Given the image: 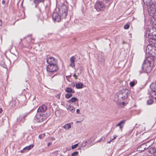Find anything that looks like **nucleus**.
<instances>
[{
  "label": "nucleus",
  "instance_id": "1",
  "mask_svg": "<svg viewBox=\"0 0 156 156\" xmlns=\"http://www.w3.org/2000/svg\"><path fill=\"white\" fill-rule=\"evenodd\" d=\"M153 60L151 59L150 57H148L146 60H145L142 66L141 67H138L137 70L140 74L143 72L148 73L152 70V67L151 65L153 62Z\"/></svg>",
  "mask_w": 156,
  "mask_h": 156
},
{
  "label": "nucleus",
  "instance_id": "2",
  "mask_svg": "<svg viewBox=\"0 0 156 156\" xmlns=\"http://www.w3.org/2000/svg\"><path fill=\"white\" fill-rule=\"evenodd\" d=\"M49 113L45 114H39L37 113L35 116L34 117V122H42L46 120L49 117Z\"/></svg>",
  "mask_w": 156,
  "mask_h": 156
},
{
  "label": "nucleus",
  "instance_id": "3",
  "mask_svg": "<svg viewBox=\"0 0 156 156\" xmlns=\"http://www.w3.org/2000/svg\"><path fill=\"white\" fill-rule=\"evenodd\" d=\"M48 72L53 73L57 72L58 69V64L48 65L46 68Z\"/></svg>",
  "mask_w": 156,
  "mask_h": 156
},
{
  "label": "nucleus",
  "instance_id": "4",
  "mask_svg": "<svg viewBox=\"0 0 156 156\" xmlns=\"http://www.w3.org/2000/svg\"><path fill=\"white\" fill-rule=\"evenodd\" d=\"M129 94L128 91L126 90L121 91L116 94L118 99L121 98L123 100L127 98Z\"/></svg>",
  "mask_w": 156,
  "mask_h": 156
},
{
  "label": "nucleus",
  "instance_id": "5",
  "mask_svg": "<svg viewBox=\"0 0 156 156\" xmlns=\"http://www.w3.org/2000/svg\"><path fill=\"white\" fill-rule=\"evenodd\" d=\"M150 145L148 144V143H140L139 144L137 150L140 152L144 151L146 149L149 147Z\"/></svg>",
  "mask_w": 156,
  "mask_h": 156
},
{
  "label": "nucleus",
  "instance_id": "6",
  "mask_svg": "<svg viewBox=\"0 0 156 156\" xmlns=\"http://www.w3.org/2000/svg\"><path fill=\"white\" fill-rule=\"evenodd\" d=\"M95 9L98 11L103 10L105 8V5L102 2H97L95 5Z\"/></svg>",
  "mask_w": 156,
  "mask_h": 156
},
{
  "label": "nucleus",
  "instance_id": "7",
  "mask_svg": "<svg viewBox=\"0 0 156 156\" xmlns=\"http://www.w3.org/2000/svg\"><path fill=\"white\" fill-rule=\"evenodd\" d=\"M156 3H154L151 5H148L149 8L148 9V12L150 16H152L154 15L156 12Z\"/></svg>",
  "mask_w": 156,
  "mask_h": 156
},
{
  "label": "nucleus",
  "instance_id": "8",
  "mask_svg": "<svg viewBox=\"0 0 156 156\" xmlns=\"http://www.w3.org/2000/svg\"><path fill=\"white\" fill-rule=\"evenodd\" d=\"M46 62L48 65L58 64L57 59L52 57H49L47 58Z\"/></svg>",
  "mask_w": 156,
  "mask_h": 156
},
{
  "label": "nucleus",
  "instance_id": "9",
  "mask_svg": "<svg viewBox=\"0 0 156 156\" xmlns=\"http://www.w3.org/2000/svg\"><path fill=\"white\" fill-rule=\"evenodd\" d=\"M148 41L149 43L151 44L154 47H156V37H154L153 36L147 38L145 40V41Z\"/></svg>",
  "mask_w": 156,
  "mask_h": 156
},
{
  "label": "nucleus",
  "instance_id": "10",
  "mask_svg": "<svg viewBox=\"0 0 156 156\" xmlns=\"http://www.w3.org/2000/svg\"><path fill=\"white\" fill-rule=\"evenodd\" d=\"M47 108V107L45 105H42L37 109V113H39V114H44L46 111Z\"/></svg>",
  "mask_w": 156,
  "mask_h": 156
},
{
  "label": "nucleus",
  "instance_id": "11",
  "mask_svg": "<svg viewBox=\"0 0 156 156\" xmlns=\"http://www.w3.org/2000/svg\"><path fill=\"white\" fill-rule=\"evenodd\" d=\"M154 48V46L151 44L149 43V44H148L145 49L146 53L147 54H149L150 53V51H152V49Z\"/></svg>",
  "mask_w": 156,
  "mask_h": 156
},
{
  "label": "nucleus",
  "instance_id": "12",
  "mask_svg": "<svg viewBox=\"0 0 156 156\" xmlns=\"http://www.w3.org/2000/svg\"><path fill=\"white\" fill-rule=\"evenodd\" d=\"M150 87L152 92H156V80L151 84Z\"/></svg>",
  "mask_w": 156,
  "mask_h": 156
},
{
  "label": "nucleus",
  "instance_id": "13",
  "mask_svg": "<svg viewBox=\"0 0 156 156\" xmlns=\"http://www.w3.org/2000/svg\"><path fill=\"white\" fill-rule=\"evenodd\" d=\"M144 4L147 5H151L154 3H156V0H143Z\"/></svg>",
  "mask_w": 156,
  "mask_h": 156
},
{
  "label": "nucleus",
  "instance_id": "14",
  "mask_svg": "<svg viewBox=\"0 0 156 156\" xmlns=\"http://www.w3.org/2000/svg\"><path fill=\"white\" fill-rule=\"evenodd\" d=\"M150 52V53L148 54H150L152 57L156 58V47H154L152 51Z\"/></svg>",
  "mask_w": 156,
  "mask_h": 156
},
{
  "label": "nucleus",
  "instance_id": "15",
  "mask_svg": "<svg viewBox=\"0 0 156 156\" xmlns=\"http://www.w3.org/2000/svg\"><path fill=\"white\" fill-rule=\"evenodd\" d=\"M68 8L67 6L63 5L59 9V10L60 12H61V11L62 12H67Z\"/></svg>",
  "mask_w": 156,
  "mask_h": 156
},
{
  "label": "nucleus",
  "instance_id": "16",
  "mask_svg": "<svg viewBox=\"0 0 156 156\" xmlns=\"http://www.w3.org/2000/svg\"><path fill=\"white\" fill-rule=\"evenodd\" d=\"M75 58L74 56H72L70 58V66L73 68L75 67Z\"/></svg>",
  "mask_w": 156,
  "mask_h": 156
},
{
  "label": "nucleus",
  "instance_id": "17",
  "mask_svg": "<svg viewBox=\"0 0 156 156\" xmlns=\"http://www.w3.org/2000/svg\"><path fill=\"white\" fill-rule=\"evenodd\" d=\"M126 121V120H123L120 121L117 125V126H119L120 129L122 130Z\"/></svg>",
  "mask_w": 156,
  "mask_h": 156
},
{
  "label": "nucleus",
  "instance_id": "18",
  "mask_svg": "<svg viewBox=\"0 0 156 156\" xmlns=\"http://www.w3.org/2000/svg\"><path fill=\"white\" fill-rule=\"evenodd\" d=\"M149 152L154 156H156V148L154 147H151L149 148Z\"/></svg>",
  "mask_w": 156,
  "mask_h": 156
},
{
  "label": "nucleus",
  "instance_id": "19",
  "mask_svg": "<svg viewBox=\"0 0 156 156\" xmlns=\"http://www.w3.org/2000/svg\"><path fill=\"white\" fill-rule=\"evenodd\" d=\"M45 0H34L33 3L35 5V7L37 8L39 3H44Z\"/></svg>",
  "mask_w": 156,
  "mask_h": 156
},
{
  "label": "nucleus",
  "instance_id": "20",
  "mask_svg": "<svg viewBox=\"0 0 156 156\" xmlns=\"http://www.w3.org/2000/svg\"><path fill=\"white\" fill-rule=\"evenodd\" d=\"M53 20H61V16L57 13H54L52 15Z\"/></svg>",
  "mask_w": 156,
  "mask_h": 156
},
{
  "label": "nucleus",
  "instance_id": "21",
  "mask_svg": "<svg viewBox=\"0 0 156 156\" xmlns=\"http://www.w3.org/2000/svg\"><path fill=\"white\" fill-rule=\"evenodd\" d=\"M26 39L27 41H28V40H30L28 41V43H33L34 42V39L31 38V35H28V36H27L26 37Z\"/></svg>",
  "mask_w": 156,
  "mask_h": 156
},
{
  "label": "nucleus",
  "instance_id": "22",
  "mask_svg": "<svg viewBox=\"0 0 156 156\" xmlns=\"http://www.w3.org/2000/svg\"><path fill=\"white\" fill-rule=\"evenodd\" d=\"M65 91L68 93H72V94H73L75 92L74 90L69 87H66L65 89Z\"/></svg>",
  "mask_w": 156,
  "mask_h": 156
},
{
  "label": "nucleus",
  "instance_id": "23",
  "mask_svg": "<svg viewBox=\"0 0 156 156\" xmlns=\"http://www.w3.org/2000/svg\"><path fill=\"white\" fill-rule=\"evenodd\" d=\"M78 101V99L76 97H73L71 99L68 100L67 102L69 103H74Z\"/></svg>",
  "mask_w": 156,
  "mask_h": 156
},
{
  "label": "nucleus",
  "instance_id": "24",
  "mask_svg": "<svg viewBox=\"0 0 156 156\" xmlns=\"http://www.w3.org/2000/svg\"><path fill=\"white\" fill-rule=\"evenodd\" d=\"M29 112L28 113H26L25 114H24L22 116H20L19 118L17 119V121L18 122H20L21 121L20 119H22L24 118L29 113Z\"/></svg>",
  "mask_w": 156,
  "mask_h": 156
},
{
  "label": "nucleus",
  "instance_id": "25",
  "mask_svg": "<svg viewBox=\"0 0 156 156\" xmlns=\"http://www.w3.org/2000/svg\"><path fill=\"white\" fill-rule=\"evenodd\" d=\"M67 109L68 110H69L72 113H73L75 111V109L74 107L71 105H70L68 107H67Z\"/></svg>",
  "mask_w": 156,
  "mask_h": 156
},
{
  "label": "nucleus",
  "instance_id": "26",
  "mask_svg": "<svg viewBox=\"0 0 156 156\" xmlns=\"http://www.w3.org/2000/svg\"><path fill=\"white\" fill-rule=\"evenodd\" d=\"M82 68L81 67H80L78 68L75 70V72L77 73L78 76H79L82 73Z\"/></svg>",
  "mask_w": 156,
  "mask_h": 156
},
{
  "label": "nucleus",
  "instance_id": "27",
  "mask_svg": "<svg viewBox=\"0 0 156 156\" xmlns=\"http://www.w3.org/2000/svg\"><path fill=\"white\" fill-rule=\"evenodd\" d=\"M76 87L77 89H81L83 88V84L82 83H78L76 84Z\"/></svg>",
  "mask_w": 156,
  "mask_h": 156
},
{
  "label": "nucleus",
  "instance_id": "28",
  "mask_svg": "<svg viewBox=\"0 0 156 156\" xmlns=\"http://www.w3.org/2000/svg\"><path fill=\"white\" fill-rule=\"evenodd\" d=\"M137 83V81L136 80H133V81L130 82L129 84L131 87H133Z\"/></svg>",
  "mask_w": 156,
  "mask_h": 156
},
{
  "label": "nucleus",
  "instance_id": "29",
  "mask_svg": "<svg viewBox=\"0 0 156 156\" xmlns=\"http://www.w3.org/2000/svg\"><path fill=\"white\" fill-rule=\"evenodd\" d=\"M67 15V12H62L61 14V19H66Z\"/></svg>",
  "mask_w": 156,
  "mask_h": 156
},
{
  "label": "nucleus",
  "instance_id": "30",
  "mask_svg": "<svg viewBox=\"0 0 156 156\" xmlns=\"http://www.w3.org/2000/svg\"><path fill=\"white\" fill-rule=\"evenodd\" d=\"M63 127L65 129H69L71 127V125L69 123L67 124L64 126Z\"/></svg>",
  "mask_w": 156,
  "mask_h": 156
},
{
  "label": "nucleus",
  "instance_id": "31",
  "mask_svg": "<svg viewBox=\"0 0 156 156\" xmlns=\"http://www.w3.org/2000/svg\"><path fill=\"white\" fill-rule=\"evenodd\" d=\"M73 95L72 94L70 93H68L66 94L65 95V98L67 99H69L72 97Z\"/></svg>",
  "mask_w": 156,
  "mask_h": 156
},
{
  "label": "nucleus",
  "instance_id": "32",
  "mask_svg": "<svg viewBox=\"0 0 156 156\" xmlns=\"http://www.w3.org/2000/svg\"><path fill=\"white\" fill-rule=\"evenodd\" d=\"M99 60L101 62V65L102 66H103L104 65V62L105 61L104 57L103 56H101L100 59Z\"/></svg>",
  "mask_w": 156,
  "mask_h": 156
},
{
  "label": "nucleus",
  "instance_id": "33",
  "mask_svg": "<svg viewBox=\"0 0 156 156\" xmlns=\"http://www.w3.org/2000/svg\"><path fill=\"white\" fill-rule=\"evenodd\" d=\"M130 23L128 22L126 24H125L124 27V29H129L130 26Z\"/></svg>",
  "mask_w": 156,
  "mask_h": 156
},
{
  "label": "nucleus",
  "instance_id": "34",
  "mask_svg": "<svg viewBox=\"0 0 156 156\" xmlns=\"http://www.w3.org/2000/svg\"><path fill=\"white\" fill-rule=\"evenodd\" d=\"M151 97L156 100V92H152L151 94Z\"/></svg>",
  "mask_w": 156,
  "mask_h": 156
},
{
  "label": "nucleus",
  "instance_id": "35",
  "mask_svg": "<svg viewBox=\"0 0 156 156\" xmlns=\"http://www.w3.org/2000/svg\"><path fill=\"white\" fill-rule=\"evenodd\" d=\"M153 102V100L152 99H150L147 100V102L148 105H151Z\"/></svg>",
  "mask_w": 156,
  "mask_h": 156
},
{
  "label": "nucleus",
  "instance_id": "36",
  "mask_svg": "<svg viewBox=\"0 0 156 156\" xmlns=\"http://www.w3.org/2000/svg\"><path fill=\"white\" fill-rule=\"evenodd\" d=\"M44 134H41L39 135L38 137L40 139H43L45 136Z\"/></svg>",
  "mask_w": 156,
  "mask_h": 156
},
{
  "label": "nucleus",
  "instance_id": "37",
  "mask_svg": "<svg viewBox=\"0 0 156 156\" xmlns=\"http://www.w3.org/2000/svg\"><path fill=\"white\" fill-rule=\"evenodd\" d=\"M87 141H83L81 143V146L82 147H84L87 145Z\"/></svg>",
  "mask_w": 156,
  "mask_h": 156
},
{
  "label": "nucleus",
  "instance_id": "38",
  "mask_svg": "<svg viewBox=\"0 0 156 156\" xmlns=\"http://www.w3.org/2000/svg\"><path fill=\"white\" fill-rule=\"evenodd\" d=\"M34 145L32 144H30V145H29L28 146H27V148H28V150L31 149L33 148L34 147Z\"/></svg>",
  "mask_w": 156,
  "mask_h": 156
},
{
  "label": "nucleus",
  "instance_id": "39",
  "mask_svg": "<svg viewBox=\"0 0 156 156\" xmlns=\"http://www.w3.org/2000/svg\"><path fill=\"white\" fill-rule=\"evenodd\" d=\"M78 146V144H76L73 146H72V149H74L75 148H76Z\"/></svg>",
  "mask_w": 156,
  "mask_h": 156
},
{
  "label": "nucleus",
  "instance_id": "40",
  "mask_svg": "<svg viewBox=\"0 0 156 156\" xmlns=\"http://www.w3.org/2000/svg\"><path fill=\"white\" fill-rule=\"evenodd\" d=\"M39 14L38 15H37V19H39L40 18V14H41V9L40 8H39Z\"/></svg>",
  "mask_w": 156,
  "mask_h": 156
},
{
  "label": "nucleus",
  "instance_id": "41",
  "mask_svg": "<svg viewBox=\"0 0 156 156\" xmlns=\"http://www.w3.org/2000/svg\"><path fill=\"white\" fill-rule=\"evenodd\" d=\"M28 148H27V146L26 147L24 148L23 150H21V152L22 153H23L24 152V151H28Z\"/></svg>",
  "mask_w": 156,
  "mask_h": 156
},
{
  "label": "nucleus",
  "instance_id": "42",
  "mask_svg": "<svg viewBox=\"0 0 156 156\" xmlns=\"http://www.w3.org/2000/svg\"><path fill=\"white\" fill-rule=\"evenodd\" d=\"M78 154V151H75L72 154V156H76Z\"/></svg>",
  "mask_w": 156,
  "mask_h": 156
},
{
  "label": "nucleus",
  "instance_id": "43",
  "mask_svg": "<svg viewBox=\"0 0 156 156\" xmlns=\"http://www.w3.org/2000/svg\"><path fill=\"white\" fill-rule=\"evenodd\" d=\"M150 23H153V25H155L156 26V20H150Z\"/></svg>",
  "mask_w": 156,
  "mask_h": 156
},
{
  "label": "nucleus",
  "instance_id": "44",
  "mask_svg": "<svg viewBox=\"0 0 156 156\" xmlns=\"http://www.w3.org/2000/svg\"><path fill=\"white\" fill-rule=\"evenodd\" d=\"M55 114L56 116H58L60 115L59 111V110H57L56 111Z\"/></svg>",
  "mask_w": 156,
  "mask_h": 156
},
{
  "label": "nucleus",
  "instance_id": "45",
  "mask_svg": "<svg viewBox=\"0 0 156 156\" xmlns=\"http://www.w3.org/2000/svg\"><path fill=\"white\" fill-rule=\"evenodd\" d=\"M78 76V74H77V75L75 73H74L73 75V76H74L75 78V79L76 80L77 79V76Z\"/></svg>",
  "mask_w": 156,
  "mask_h": 156
},
{
  "label": "nucleus",
  "instance_id": "46",
  "mask_svg": "<svg viewBox=\"0 0 156 156\" xmlns=\"http://www.w3.org/2000/svg\"><path fill=\"white\" fill-rule=\"evenodd\" d=\"M117 137V136L116 135H115L114 136H113V138L112 139L111 138V139H112V140H113L114 139H115Z\"/></svg>",
  "mask_w": 156,
  "mask_h": 156
},
{
  "label": "nucleus",
  "instance_id": "47",
  "mask_svg": "<svg viewBox=\"0 0 156 156\" xmlns=\"http://www.w3.org/2000/svg\"><path fill=\"white\" fill-rule=\"evenodd\" d=\"M151 16H153V18L154 20H156V16L154 15H152Z\"/></svg>",
  "mask_w": 156,
  "mask_h": 156
},
{
  "label": "nucleus",
  "instance_id": "48",
  "mask_svg": "<svg viewBox=\"0 0 156 156\" xmlns=\"http://www.w3.org/2000/svg\"><path fill=\"white\" fill-rule=\"evenodd\" d=\"M76 112L78 114H80V111L79 109H77L76 110Z\"/></svg>",
  "mask_w": 156,
  "mask_h": 156
},
{
  "label": "nucleus",
  "instance_id": "49",
  "mask_svg": "<svg viewBox=\"0 0 156 156\" xmlns=\"http://www.w3.org/2000/svg\"><path fill=\"white\" fill-rule=\"evenodd\" d=\"M51 144H52V143H51V142H49V143H48V144H47V146H49L50 145H51Z\"/></svg>",
  "mask_w": 156,
  "mask_h": 156
},
{
  "label": "nucleus",
  "instance_id": "50",
  "mask_svg": "<svg viewBox=\"0 0 156 156\" xmlns=\"http://www.w3.org/2000/svg\"><path fill=\"white\" fill-rule=\"evenodd\" d=\"M2 3L3 4V5H4L5 3V2L4 0H3L2 2Z\"/></svg>",
  "mask_w": 156,
  "mask_h": 156
},
{
  "label": "nucleus",
  "instance_id": "51",
  "mask_svg": "<svg viewBox=\"0 0 156 156\" xmlns=\"http://www.w3.org/2000/svg\"><path fill=\"white\" fill-rule=\"evenodd\" d=\"M3 110L2 108H0V113H1L2 112Z\"/></svg>",
  "mask_w": 156,
  "mask_h": 156
},
{
  "label": "nucleus",
  "instance_id": "52",
  "mask_svg": "<svg viewBox=\"0 0 156 156\" xmlns=\"http://www.w3.org/2000/svg\"><path fill=\"white\" fill-rule=\"evenodd\" d=\"M2 20H0V26H1L2 25Z\"/></svg>",
  "mask_w": 156,
  "mask_h": 156
},
{
  "label": "nucleus",
  "instance_id": "53",
  "mask_svg": "<svg viewBox=\"0 0 156 156\" xmlns=\"http://www.w3.org/2000/svg\"><path fill=\"white\" fill-rule=\"evenodd\" d=\"M112 139H111V140L110 141H108V142H107V143H108V144H109L110 143V142L112 141Z\"/></svg>",
  "mask_w": 156,
  "mask_h": 156
},
{
  "label": "nucleus",
  "instance_id": "54",
  "mask_svg": "<svg viewBox=\"0 0 156 156\" xmlns=\"http://www.w3.org/2000/svg\"><path fill=\"white\" fill-rule=\"evenodd\" d=\"M72 84H73V85H72V86L73 87H74L75 86V84H74V83H73Z\"/></svg>",
  "mask_w": 156,
  "mask_h": 156
},
{
  "label": "nucleus",
  "instance_id": "55",
  "mask_svg": "<svg viewBox=\"0 0 156 156\" xmlns=\"http://www.w3.org/2000/svg\"><path fill=\"white\" fill-rule=\"evenodd\" d=\"M57 74H55L53 76H52L51 78V79H52V78H53L54 76H56Z\"/></svg>",
  "mask_w": 156,
  "mask_h": 156
},
{
  "label": "nucleus",
  "instance_id": "56",
  "mask_svg": "<svg viewBox=\"0 0 156 156\" xmlns=\"http://www.w3.org/2000/svg\"><path fill=\"white\" fill-rule=\"evenodd\" d=\"M126 43L125 42V41H123L122 43V44H125Z\"/></svg>",
  "mask_w": 156,
  "mask_h": 156
},
{
  "label": "nucleus",
  "instance_id": "57",
  "mask_svg": "<svg viewBox=\"0 0 156 156\" xmlns=\"http://www.w3.org/2000/svg\"><path fill=\"white\" fill-rule=\"evenodd\" d=\"M122 105H124L125 104V102H122Z\"/></svg>",
  "mask_w": 156,
  "mask_h": 156
},
{
  "label": "nucleus",
  "instance_id": "58",
  "mask_svg": "<svg viewBox=\"0 0 156 156\" xmlns=\"http://www.w3.org/2000/svg\"><path fill=\"white\" fill-rule=\"evenodd\" d=\"M60 21H61V20H58V21H57V22H60Z\"/></svg>",
  "mask_w": 156,
  "mask_h": 156
},
{
  "label": "nucleus",
  "instance_id": "59",
  "mask_svg": "<svg viewBox=\"0 0 156 156\" xmlns=\"http://www.w3.org/2000/svg\"><path fill=\"white\" fill-rule=\"evenodd\" d=\"M78 20H75V23L76 22V21H77Z\"/></svg>",
  "mask_w": 156,
  "mask_h": 156
},
{
  "label": "nucleus",
  "instance_id": "60",
  "mask_svg": "<svg viewBox=\"0 0 156 156\" xmlns=\"http://www.w3.org/2000/svg\"><path fill=\"white\" fill-rule=\"evenodd\" d=\"M54 20V22H55L56 21V20Z\"/></svg>",
  "mask_w": 156,
  "mask_h": 156
},
{
  "label": "nucleus",
  "instance_id": "61",
  "mask_svg": "<svg viewBox=\"0 0 156 156\" xmlns=\"http://www.w3.org/2000/svg\"><path fill=\"white\" fill-rule=\"evenodd\" d=\"M53 140H55V138H54L53 139Z\"/></svg>",
  "mask_w": 156,
  "mask_h": 156
},
{
  "label": "nucleus",
  "instance_id": "62",
  "mask_svg": "<svg viewBox=\"0 0 156 156\" xmlns=\"http://www.w3.org/2000/svg\"><path fill=\"white\" fill-rule=\"evenodd\" d=\"M53 140H55V138H54L53 139Z\"/></svg>",
  "mask_w": 156,
  "mask_h": 156
},
{
  "label": "nucleus",
  "instance_id": "63",
  "mask_svg": "<svg viewBox=\"0 0 156 156\" xmlns=\"http://www.w3.org/2000/svg\"><path fill=\"white\" fill-rule=\"evenodd\" d=\"M155 30H156V29H155Z\"/></svg>",
  "mask_w": 156,
  "mask_h": 156
}]
</instances>
